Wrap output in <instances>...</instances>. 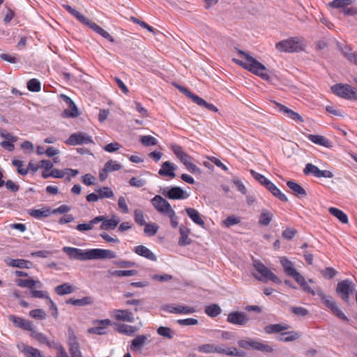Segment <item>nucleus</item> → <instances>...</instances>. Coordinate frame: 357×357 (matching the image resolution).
<instances>
[{"label": "nucleus", "mask_w": 357, "mask_h": 357, "mask_svg": "<svg viewBox=\"0 0 357 357\" xmlns=\"http://www.w3.org/2000/svg\"><path fill=\"white\" fill-rule=\"evenodd\" d=\"M63 251L66 253L71 259L79 261L114 259L116 257L114 251L100 248L82 250L72 247H64Z\"/></svg>", "instance_id": "nucleus-1"}, {"label": "nucleus", "mask_w": 357, "mask_h": 357, "mask_svg": "<svg viewBox=\"0 0 357 357\" xmlns=\"http://www.w3.org/2000/svg\"><path fill=\"white\" fill-rule=\"evenodd\" d=\"M238 53L245 59V61L233 59L234 63L259 76L263 79L268 80L270 79L266 68L262 63L243 50H238Z\"/></svg>", "instance_id": "nucleus-2"}, {"label": "nucleus", "mask_w": 357, "mask_h": 357, "mask_svg": "<svg viewBox=\"0 0 357 357\" xmlns=\"http://www.w3.org/2000/svg\"><path fill=\"white\" fill-rule=\"evenodd\" d=\"M63 8L70 13L74 17H75L80 23L89 26L91 29H93L95 32L100 34L103 38L107 39L110 42H114V38L105 29L101 28L100 26L96 24V23L89 20L87 17H86L84 15L79 13L76 9L73 8L69 5H63Z\"/></svg>", "instance_id": "nucleus-3"}, {"label": "nucleus", "mask_w": 357, "mask_h": 357, "mask_svg": "<svg viewBox=\"0 0 357 357\" xmlns=\"http://www.w3.org/2000/svg\"><path fill=\"white\" fill-rule=\"evenodd\" d=\"M303 40L301 38L292 37L275 44L277 50L282 52H298L303 50Z\"/></svg>", "instance_id": "nucleus-4"}, {"label": "nucleus", "mask_w": 357, "mask_h": 357, "mask_svg": "<svg viewBox=\"0 0 357 357\" xmlns=\"http://www.w3.org/2000/svg\"><path fill=\"white\" fill-rule=\"evenodd\" d=\"M171 149L189 172L192 174L201 173L200 169L197 165L192 163V158L183 151L181 146L176 144H172Z\"/></svg>", "instance_id": "nucleus-5"}, {"label": "nucleus", "mask_w": 357, "mask_h": 357, "mask_svg": "<svg viewBox=\"0 0 357 357\" xmlns=\"http://www.w3.org/2000/svg\"><path fill=\"white\" fill-rule=\"evenodd\" d=\"M253 266L259 274V276L255 274H253V275L259 281L266 282L271 280L276 284L282 283L281 280L261 261L255 260Z\"/></svg>", "instance_id": "nucleus-6"}, {"label": "nucleus", "mask_w": 357, "mask_h": 357, "mask_svg": "<svg viewBox=\"0 0 357 357\" xmlns=\"http://www.w3.org/2000/svg\"><path fill=\"white\" fill-rule=\"evenodd\" d=\"M317 295L323 303L331 310L333 314L343 321H349L348 317L338 307L336 301L331 296L325 294L320 289H317Z\"/></svg>", "instance_id": "nucleus-7"}, {"label": "nucleus", "mask_w": 357, "mask_h": 357, "mask_svg": "<svg viewBox=\"0 0 357 357\" xmlns=\"http://www.w3.org/2000/svg\"><path fill=\"white\" fill-rule=\"evenodd\" d=\"M238 344L240 347L245 349H252L264 353H272L273 351V349L271 346L263 342H259L250 338L248 340H240L238 341Z\"/></svg>", "instance_id": "nucleus-8"}, {"label": "nucleus", "mask_w": 357, "mask_h": 357, "mask_svg": "<svg viewBox=\"0 0 357 357\" xmlns=\"http://www.w3.org/2000/svg\"><path fill=\"white\" fill-rule=\"evenodd\" d=\"M332 91L339 97L347 100H357L356 90L347 84H337L331 87Z\"/></svg>", "instance_id": "nucleus-9"}, {"label": "nucleus", "mask_w": 357, "mask_h": 357, "mask_svg": "<svg viewBox=\"0 0 357 357\" xmlns=\"http://www.w3.org/2000/svg\"><path fill=\"white\" fill-rule=\"evenodd\" d=\"M355 284L350 280L346 279L337 283L336 292L347 303L349 301V296L355 291Z\"/></svg>", "instance_id": "nucleus-10"}, {"label": "nucleus", "mask_w": 357, "mask_h": 357, "mask_svg": "<svg viewBox=\"0 0 357 357\" xmlns=\"http://www.w3.org/2000/svg\"><path fill=\"white\" fill-rule=\"evenodd\" d=\"M65 143L70 146H76L79 144H88L93 143V139L91 136H89L84 132H75L71 134L70 137L66 140Z\"/></svg>", "instance_id": "nucleus-11"}, {"label": "nucleus", "mask_w": 357, "mask_h": 357, "mask_svg": "<svg viewBox=\"0 0 357 357\" xmlns=\"http://www.w3.org/2000/svg\"><path fill=\"white\" fill-rule=\"evenodd\" d=\"M162 194L169 199H185L189 197L185 191L177 186L165 188Z\"/></svg>", "instance_id": "nucleus-12"}, {"label": "nucleus", "mask_w": 357, "mask_h": 357, "mask_svg": "<svg viewBox=\"0 0 357 357\" xmlns=\"http://www.w3.org/2000/svg\"><path fill=\"white\" fill-rule=\"evenodd\" d=\"M151 204L158 212L165 215L173 210L170 204L160 195H155L151 199Z\"/></svg>", "instance_id": "nucleus-13"}, {"label": "nucleus", "mask_w": 357, "mask_h": 357, "mask_svg": "<svg viewBox=\"0 0 357 357\" xmlns=\"http://www.w3.org/2000/svg\"><path fill=\"white\" fill-rule=\"evenodd\" d=\"M274 104L275 105V107L278 109V110L287 118L290 119L291 120L294 121L296 123L304 122V119L298 112L293 111L289 107L276 101H274Z\"/></svg>", "instance_id": "nucleus-14"}, {"label": "nucleus", "mask_w": 357, "mask_h": 357, "mask_svg": "<svg viewBox=\"0 0 357 357\" xmlns=\"http://www.w3.org/2000/svg\"><path fill=\"white\" fill-rule=\"evenodd\" d=\"M162 309L169 313L179 314H190L195 312V309L193 307L181 305H165L162 307Z\"/></svg>", "instance_id": "nucleus-15"}, {"label": "nucleus", "mask_w": 357, "mask_h": 357, "mask_svg": "<svg viewBox=\"0 0 357 357\" xmlns=\"http://www.w3.org/2000/svg\"><path fill=\"white\" fill-rule=\"evenodd\" d=\"M227 321L232 324L245 326L248 322L249 318L245 312L235 311L228 314Z\"/></svg>", "instance_id": "nucleus-16"}, {"label": "nucleus", "mask_w": 357, "mask_h": 357, "mask_svg": "<svg viewBox=\"0 0 357 357\" xmlns=\"http://www.w3.org/2000/svg\"><path fill=\"white\" fill-rule=\"evenodd\" d=\"M8 320L19 328L28 331L33 330V325L29 320L20 317H17L16 315H9Z\"/></svg>", "instance_id": "nucleus-17"}, {"label": "nucleus", "mask_w": 357, "mask_h": 357, "mask_svg": "<svg viewBox=\"0 0 357 357\" xmlns=\"http://www.w3.org/2000/svg\"><path fill=\"white\" fill-rule=\"evenodd\" d=\"M61 98L68 107V109L63 112L64 116L66 117H77L79 115L78 109L72 99L64 94H61Z\"/></svg>", "instance_id": "nucleus-18"}, {"label": "nucleus", "mask_w": 357, "mask_h": 357, "mask_svg": "<svg viewBox=\"0 0 357 357\" xmlns=\"http://www.w3.org/2000/svg\"><path fill=\"white\" fill-rule=\"evenodd\" d=\"M150 335H138L131 342L130 348L133 351H141L142 348L150 342Z\"/></svg>", "instance_id": "nucleus-19"}, {"label": "nucleus", "mask_w": 357, "mask_h": 357, "mask_svg": "<svg viewBox=\"0 0 357 357\" xmlns=\"http://www.w3.org/2000/svg\"><path fill=\"white\" fill-rule=\"evenodd\" d=\"M111 316L116 321L132 323L135 319L132 313L128 310H114L111 312Z\"/></svg>", "instance_id": "nucleus-20"}, {"label": "nucleus", "mask_w": 357, "mask_h": 357, "mask_svg": "<svg viewBox=\"0 0 357 357\" xmlns=\"http://www.w3.org/2000/svg\"><path fill=\"white\" fill-rule=\"evenodd\" d=\"M96 218L102 219L100 220V222H102L100 229L104 230L114 229L120 222V218L116 215H112L109 219H107L103 215L97 216Z\"/></svg>", "instance_id": "nucleus-21"}, {"label": "nucleus", "mask_w": 357, "mask_h": 357, "mask_svg": "<svg viewBox=\"0 0 357 357\" xmlns=\"http://www.w3.org/2000/svg\"><path fill=\"white\" fill-rule=\"evenodd\" d=\"M308 139L312 143L331 149L333 147V142L324 136L319 135H309L307 136Z\"/></svg>", "instance_id": "nucleus-22"}, {"label": "nucleus", "mask_w": 357, "mask_h": 357, "mask_svg": "<svg viewBox=\"0 0 357 357\" xmlns=\"http://www.w3.org/2000/svg\"><path fill=\"white\" fill-rule=\"evenodd\" d=\"M176 169V166L175 165L170 162L169 161H166L162 164L158 174L161 176L174 178L176 176V174L174 172Z\"/></svg>", "instance_id": "nucleus-23"}, {"label": "nucleus", "mask_w": 357, "mask_h": 357, "mask_svg": "<svg viewBox=\"0 0 357 357\" xmlns=\"http://www.w3.org/2000/svg\"><path fill=\"white\" fill-rule=\"evenodd\" d=\"M290 328L291 326L289 324L280 323L267 325L264 328V330L267 334H275L283 333V331H287Z\"/></svg>", "instance_id": "nucleus-24"}, {"label": "nucleus", "mask_w": 357, "mask_h": 357, "mask_svg": "<svg viewBox=\"0 0 357 357\" xmlns=\"http://www.w3.org/2000/svg\"><path fill=\"white\" fill-rule=\"evenodd\" d=\"M134 252L137 255L145 257L149 260L153 261H155L157 260V257L155 255L144 245H140L135 247Z\"/></svg>", "instance_id": "nucleus-25"}, {"label": "nucleus", "mask_w": 357, "mask_h": 357, "mask_svg": "<svg viewBox=\"0 0 357 357\" xmlns=\"http://www.w3.org/2000/svg\"><path fill=\"white\" fill-rule=\"evenodd\" d=\"M185 212L193 222L202 227H204L205 222L201 217L200 213L193 208H186Z\"/></svg>", "instance_id": "nucleus-26"}, {"label": "nucleus", "mask_w": 357, "mask_h": 357, "mask_svg": "<svg viewBox=\"0 0 357 357\" xmlns=\"http://www.w3.org/2000/svg\"><path fill=\"white\" fill-rule=\"evenodd\" d=\"M5 262L9 266L20 268H29L31 266V261L22 259H13L11 258H7L5 259Z\"/></svg>", "instance_id": "nucleus-27"}, {"label": "nucleus", "mask_w": 357, "mask_h": 357, "mask_svg": "<svg viewBox=\"0 0 357 357\" xmlns=\"http://www.w3.org/2000/svg\"><path fill=\"white\" fill-rule=\"evenodd\" d=\"M301 336V333L296 331H291L281 333L280 336L277 337V340L281 342H289L296 340Z\"/></svg>", "instance_id": "nucleus-28"}, {"label": "nucleus", "mask_w": 357, "mask_h": 357, "mask_svg": "<svg viewBox=\"0 0 357 357\" xmlns=\"http://www.w3.org/2000/svg\"><path fill=\"white\" fill-rule=\"evenodd\" d=\"M16 284L19 287H27L30 289V290H32L34 287L38 288L43 287V284L40 280H34L33 279H17L16 280Z\"/></svg>", "instance_id": "nucleus-29"}, {"label": "nucleus", "mask_w": 357, "mask_h": 357, "mask_svg": "<svg viewBox=\"0 0 357 357\" xmlns=\"http://www.w3.org/2000/svg\"><path fill=\"white\" fill-rule=\"evenodd\" d=\"M116 326V331L119 333L132 336L135 332L138 331V328L136 326L127 325L125 324H118Z\"/></svg>", "instance_id": "nucleus-30"}, {"label": "nucleus", "mask_w": 357, "mask_h": 357, "mask_svg": "<svg viewBox=\"0 0 357 357\" xmlns=\"http://www.w3.org/2000/svg\"><path fill=\"white\" fill-rule=\"evenodd\" d=\"M280 264L284 268L285 273L291 277L297 271L294 268L293 263L284 257H280Z\"/></svg>", "instance_id": "nucleus-31"}, {"label": "nucleus", "mask_w": 357, "mask_h": 357, "mask_svg": "<svg viewBox=\"0 0 357 357\" xmlns=\"http://www.w3.org/2000/svg\"><path fill=\"white\" fill-rule=\"evenodd\" d=\"M179 232L181 237L178 240V245L181 246H185L191 243V239L189 238L188 236L190 234V229L183 226H181L179 228Z\"/></svg>", "instance_id": "nucleus-32"}, {"label": "nucleus", "mask_w": 357, "mask_h": 357, "mask_svg": "<svg viewBox=\"0 0 357 357\" xmlns=\"http://www.w3.org/2000/svg\"><path fill=\"white\" fill-rule=\"evenodd\" d=\"M29 214L36 219H40L41 218L49 217L52 214V210L50 208L31 209L29 211Z\"/></svg>", "instance_id": "nucleus-33"}, {"label": "nucleus", "mask_w": 357, "mask_h": 357, "mask_svg": "<svg viewBox=\"0 0 357 357\" xmlns=\"http://www.w3.org/2000/svg\"><path fill=\"white\" fill-rule=\"evenodd\" d=\"M75 287L69 283H63L61 285H58L55 287L54 291L56 294L59 296H63L69 294L75 291Z\"/></svg>", "instance_id": "nucleus-34"}, {"label": "nucleus", "mask_w": 357, "mask_h": 357, "mask_svg": "<svg viewBox=\"0 0 357 357\" xmlns=\"http://www.w3.org/2000/svg\"><path fill=\"white\" fill-rule=\"evenodd\" d=\"M328 211L332 215L337 218L342 223L347 224L348 222V217L347 214L337 208L331 207L329 208Z\"/></svg>", "instance_id": "nucleus-35"}, {"label": "nucleus", "mask_w": 357, "mask_h": 357, "mask_svg": "<svg viewBox=\"0 0 357 357\" xmlns=\"http://www.w3.org/2000/svg\"><path fill=\"white\" fill-rule=\"evenodd\" d=\"M218 354H224L227 356H243L244 352L239 351L235 347H227V348H222V347H220Z\"/></svg>", "instance_id": "nucleus-36"}, {"label": "nucleus", "mask_w": 357, "mask_h": 357, "mask_svg": "<svg viewBox=\"0 0 357 357\" xmlns=\"http://www.w3.org/2000/svg\"><path fill=\"white\" fill-rule=\"evenodd\" d=\"M287 185L289 188L292 191H294L297 195L299 196H305L307 195L304 188L299 185L298 183L289 181L287 182Z\"/></svg>", "instance_id": "nucleus-37"}, {"label": "nucleus", "mask_w": 357, "mask_h": 357, "mask_svg": "<svg viewBox=\"0 0 357 357\" xmlns=\"http://www.w3.org/2000/svg\"><path fill=\"white\" fill-rule=\"evenodd\" d=\"M67 304H71L75 306H84L92 303V298L91 297H83L80 299L70 298L66 301Z\"/></svg>", "instance_id": "nucleus-38"}, {"label": "nucleus", "mask_w": 357, "mask_h": 357, "mask_svg": "<svg viewBox=\"0 0 357 357\" xmlns=\"http://www.w3.org/2000/svg\"><path fill=\"white\" fill-rule=\"evenodd\" d=\"M220 347H215L212 344H205L197 347L198 351L204 354L218 353Z\"/></svg>", "instance_id": "nucleus-39"}, {"label": "nucleus", "mask_w": 357, "mask_h": 357, "mask_svg": "<svg viewBox=\"0 0 357 357\" xmlns=\"http://www.w3.org/2000/svg\"><path fill=\"white\" fill-rule=\"evenodd\" d=\"M102 219L100 218H95L92 219L89 223L79 224L77 226V229L80 231H89L93 228L95 224L100 222Z\"/></svg>", "instance_id": "nucleus-40"}, {"label": "nucleus", "mask_w": 357, "mask_h": 357, "mask_svg": "<svg viewBox=\"0 0 357 357\" xmlns=\"http://www.w3.org/2000/svg\"><path fill=\"white\" fill-rule=\"evenodd\" d=\"M320 170L321 169H319L316 165L312 163H307L303 169V173L305 175L312 174L317 178H319Z\"/></svg>", "instance_id": "nucleus-41"}, {"label": "nucleus", "mask_w": 357, "mask_h": 357, "mask_svg": "<svg viewBox=\"0 0 357 357\" xmlns=\"http://www.w3.org/2000/svg\"><path fill=\"white\" fill-rule=\"evenodd\" d=\"M194 102L196 103L197 105L205 107L210 111L214 112H217L218 111V109L213 104L207 102L206 100H204L199 96L195 97V100Z\"/></svg>", "instance_id": "nucleus-42"}, {"label": "nucleus", "mask_w": 357, "mask_h": 357, "mask_svg": "<svg viewBox=\"0 0 357 357\" xmlns=\"http://www.w3.org/2000/svg\"><path fill=\"white\" fill-rule=\"evenodd\" d=\"M221 308L217 304H211L205 308V313L211 317H215L221 313Z\"/></svg>", "instance_id": "nucleus-43"}, {"label": "nucleus", "mask_w": 357, "mask_h": 357, "mask_svg": "<svg viewBox=\"0 0 357 357\" xmlns=\"http://www.w3.org/2000/svg\"><path fill=\"white\" fill-rule=\"evenodd\" d=\"M272 219H273L272 213H270L269 211H268L267 210L264 209L261 211V215H260V217L259 219V224H261L262 225L267 226L270 224Z\"/></svg>", "instance_id": "nucleus-44"}, {"label": "nucleus", "mask_w": 357, "mask_h": 357, "mask_svg": "<svg viewBox=\"0 0 357 357\" xmlns=\"http://www.w3.org/2000/svg\"><path fill=\"white\" fill-rule=\"evenodd\" d=\"M122 167L121 165L118 163L116 161L109 160L107 162L105 165L103 172H112L114 171H118L121 169Z\"/></svg>", "instance_id": "nucleus-45"}, {"label": "nucleus", "mask_w": 357, "mask_h": 357, "mask_svg": "<svg viewBox=\"0 0 357 357\" xmlns=\"http://www.w3.org/2000/svg\"><path fill=\"white\" fill-rule=\"evenodd\" d=\"M157 333L159 335L167 339H172L174 335V332L170 328L166 326H160L157 329Z\"/></svg>", "instance_id": "nucleus-46"}, {"label": "nucleus", "mask_w": 357, "mask_h": 357, "mask_svg": "<svg viewBox=\"0 0 357 357\" xmlns=\"http://www.w3.org/2000/svg\"><path fill=\"white\" fill-rule=\"evenodd\" d=\"M23 351L26 357H43L40 350L32 347H25Z\"/></svg>", "instance_id": "nucleus-47"}, {"label": "nucleus", "mask_w": 357, "mask_h": 357, "mask_svg": "<svg viewBox=\"0 0 357 357\" xmlns=\"http://www.w3.org/2000/svg\"><path fill=\"white\" fill-rule=\"evenodd\" d=\"M69 351L71 357H82L79 344L75 340L70 342Z\"/></svg>", "instance_id": "nucleus-48"}, {"label": "nucleus", "mask_w": 357, "mask_h": 357, "mask_svg": "<svg viewBox=\"0 0 357 357\" xmlns=\"http://www.w3.org/2000/svg\"><path fill=\"white\" fill-rule=\"evenodd\" d=\"M31 337L38 340L39 342L42 344H49V341L45 335L38 333L34 329V326H33V330L30 331Z\"/></svg>", "instance_id": "nucleus-49"}, {"label": "nucleus", "mask_w": 357, "mask_h": 357, "mask_svg": "<svg viewBox=\"0 0 357 357\" xmlns=\"http://www.w3.org/2000/svg\"><path fill=\"white\" fill-rule=\"evenodd\" d=\"M100 199L104 198H112L114 197V192L109 187H102L96 190Z\"/></svg>", "instance_id": "nucleus-50"}, {"label": "nucleus", "mask_w": 357, "mask_h": 357, "mask_svg": "<svg viewBox=\"0 0 357 357\" xmlns=\"http://www.w3.org/2000/svg\"><path fill=\"white\" fill-rule=\"evenodd\" d=\"M352 0H333L329 3V6L333 8H344L351 5Z\"/></svg>", "instance_id": "nucleus-51"}, {"label": "nucleus", "mask_w": 357, "mask_h": 357, "mask_svg": "<svg viewBox=\"0 0 357 357\" xmlns=\"http://www.w3.org/2000/svg\"><path fill=\"white\" fill-rule=\"evenodd\" d=\"M27 88L30 91L39 92L41 90V84L37 79H31L27 82Z\"/></svg>", "instance_id": "nucleus-52"}, {"label": "nucleus", "mask_w": 357, "mask_h": 357, "mask_svg": "<svg viewBox=\"0 0 357 357\" xmlns=\"http://www.w3.org/2000/svg\"><path fill=\"white\" fill-rule=\"evenodd\" d=\"M140 142L146 146H154L158 143V140L153 136L144 135L140 137Z\"/></svg>", "instance_id": "nucleus-53"}, {"label": "nucleus", "mask_w": 357, "mask_h": 357, "mask_svg": "<svg viewBox=\"0 0 357 357\" xmlns=\"http://www.w3.org/2000/svg\"><path fill=\"white\" fill-rule=\"evenodd\" d=\"M144 226V231L149 236H153L158 232V227L155 223H147Z\"/></svg>", "instance_id": "nucleus-54"}, {"label": "nucleus", "mask_w": 357, "mask_h": 357, "mask_svg": "<svg viewBox=\"0 0 357 357\" xmlns=\"http://www.w3.org/2000/svg\"><path fill=\"white\" fill-rule=\"evenodd\" d=\"M342 53L349 61L357 65V55L349 47H345L342 49Z\"/></svg>", "instance_id": "nucleus-55"}, {"label": "nucleus", "mask_w": 357, "mask_h": 357, "mask_svg": "<svg viewBox=\"0 0 357 357\" xmlns=\"http://www.w3.org/2000/svg\"><path fill=\"white\" fill-rule=\"evenodd\" d=\"M137 274V271L135 270H118L114 271L112 273V275L117 277H128V276H133Z\"/></svg>", "instance_id": "nucleus-56"}, {"label": "nucleus", "mask_w": 357, "mask_h": 357, "mask_svg": "<svg viewBox=\"0 0 357 357\" xmlns=\"http://www.w3.org/2000/svg\"><path fill=\"white\" fill-rule=\"evenodd\" d=\"M29 315L36 319L44 320L46 318V313L42 309L32 310L29 312Z\"/></svg>", "instance_id": "nucleus-57"}, {"label": "nucleus", "mask_w": 357, "mask_h": 357, "mask_svg": "<svg viewBox=\"0 0 357 357\" xmlns=\"http://www.w3.org/2000/svg\"><path fill=\"white\" fill-rule=\"evenodd\" d=\"M240 222V219L234 215L228 216L222 221V225L225 227H229Z\"/></svg>", "instance_id": "nucleus-58"}, {"label": "nucleus", "mask_w": 357, "mask_h": 357, "mask_svg": "<svg viewBox=\"0 0 357 357\" xmlns=\"http://www.w3.org/2000/svg\"><path fill=\"white\" fill-rule=\"evenodd\" d=\"M135 221L139 225H145L147 223L145 221L144 215L141 210L136 209L134 211Z\"/></svg>", "instance_id": "nucleus-59"}, {"label": "nucleus", "mask_w": 357, "mask_h": 357, "mask_svg": "<svg viewBox=\"0 0 357 357\" xmlns=\"http://www.w3.org/2000/svg\"><path fill=\"white\" fill-rule=\"evenodd\" d=\"M250 174H252V176L259 182L260 183L261 185H264L266 187V183L268 182H269L270 181L266 178L264 175L261 174H259L257 172H256L255 170L253 169H251L250 171Z\"/></svg>", "instance_id": "nucleus-60"}, {"label": "nucleus", "mask_w": 357, "mask_h": 357, "mask_svg": "<svg viewBox=\"0 0 357 357\" xmlns=\"http://www.w3.org/2000/svg\"><path fill=\"white\" fill-rule=\"evenodd\" d=\"M31 296L33 298H45L48 301L51 298L48 296L47 293L41 290H36L33 288L31 290Z\"/></svg>", "instance_id": "nucleus-61"}, {"label": "nucleus", "mask_w": 357, "mask_h": 357, "mask_svg": "<svg viewBox=\"0 0 357 357\" xmlns=\"http://www.w3.org/2000/svg\"><path fill=\"white\" fill-rule=\"evenodd\" d=\"M13 165L17 167V173L21 175H26L28 169L23 168V162L17 159H14L12 162Z\"/></svg>", "instance_id": "nucleus-62"}, {"label": "nucleus", "mask_w": 357, "mask_h": 357, "mask_svg": "<svg viewBox=\"0 0 357 357\" xmlns=\"http://www.w3.org/2000/svg\"><path fill=\"white\" fill-rule=\"evenodd\" d=\"M323 277H324L326 279H332L333 278H334L337 272L335 269H334L333 268H331V267H328V268H326L325 269L322 270L321 271Z\"/></svg>", "instance_id": "nucleus-63"}, {"label": "nucleus", "mask_w": 357, "mask_h": 357, "mask_svg": "<svg viewBox=\"0 0 357 357\" xmlns=\"http://www.w3.org/2000/svg\"><path fill=\"white\" fill-rule=\"evenodd\" d=\"M129 184L132 187L141 188L146 184V181L137 177H132L129 181Z\"/></svg>", "instance_id": "nucleus-64"}]
</instances>
